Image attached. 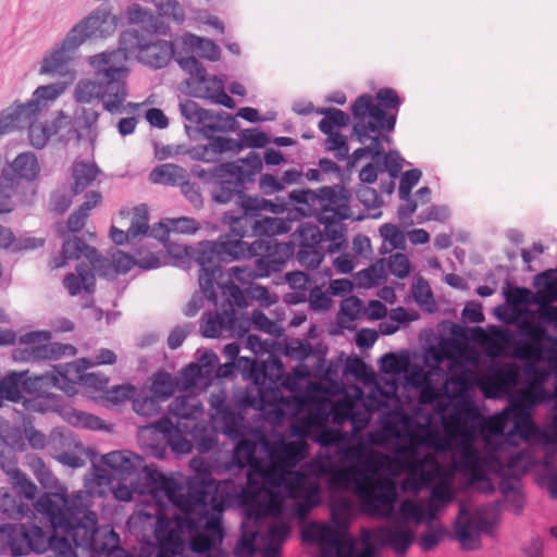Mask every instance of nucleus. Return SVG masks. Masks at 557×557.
I'll return each mask as SVG.
<instances>
[{"label": "nucleus", "mask_w": 557, "mask_h": 557, "mask_svg": "<svg viewBox=\"0 0 557 557\" xmlns=\"http://www.w3.org/2000/svg\"><path fill=\"white\" fill-rule=\"evenodd\" d=\"M188 178L187 171L173 163H164L156 166L149 174V181L153 184L176 186Z\"/></svg>", "instance_id": "42"}, {"label": "nucleus", "mask_w": 557, "mask_h": 557, "mask_svg": "<svg viewBox=\"0 0 557 557\" xmlns=\"http://www.w3.org/2000/svg\"><path fill=\"white\" fill-rule=\"evenodd\" d=\"M111 256L114 276L117 274H126L135 265L143 270H151L159 268L161 264L159 257H157L154 253H148L147 256H144L137 260H135L131 255L121 250H115Z\"/></svg>", "instance_id": "35"}, {"label": "nucleus", "mask_w": 557, "mask_h": 557, "mask_svg": "<svg viewBox=\"0 0 557 557\" xmlns=\"http://www.w3.org/2000/svg\"><path fill=\"white\" fill-rule=\"evenodd\" d=\"M345 219H330V221H319L324 225L323 242L329 240L330 244L326 250L330 253H335L344 249L347 245L344 232L345 228L341 224Z\"/></svg>", "instance_id": "46"}, {"label": "nucleus", "mask_w": 557, "mask_h": 557, "mask_svg": "<svg viewBox=\"0 0 557 557\" xmlns=\"http://www.w3.org/2000/svg\"><path fill=\"white\" fill-rule=\"evenodd\" d=\"M236 441L232 465L227 467L231 469L232 466H236L239 470L248 468L247 470H251V466L258 461H262L256 457V451L258 448V442L255 440H249L245 435L239 437Z\"/></svg>", "instance_id": "39"}, {"label": "nucleus", "mask_w": 557, "mask_h": 557, "mask_svg": "<svg viewBox=\"0 0 557 557\" xmlns=\"http://www.w3.org/2000/svg\"><path fill=\"white\" fill-rule=\"evenodd\" d=\"M162 17H168L177 24L185 21V10L177 0H149Z\"/></svg>", "instance_id": "56"}, {"label": "nucleus", "mask_w": 557, "mask_h": 557, "mask_svg": "<svg viewBox=\"0 0 557 557\" xmlns=\"http://www.w3.org/2000/svg\"><path fill=\"white\" fill-rule=\"evenodd\" d=\"M18 535L21 544L15 547V552L21 554V556L27 555L30 552L42 553L47 547H50V537L37 525L26 527L22 524V533Z\"/></svg>", "instance_id": "33"}, {"label": "nucleus", "mask_w": 557, "mask_h": 557, "mask_svg": "<svg viewBox=\"0 0 557 557\" xmlns=\"http://www.w3.org/2000/svg\"><path fill=\"white\" fill-rule=\"evenodd\" d=\"M533 285L543 292L534 294L529 288L516 287L506 294L507 301L512 306L540 305L557 301V275L554 270L543 271L534 276Z\"/></svg>", "instance_id": "19"}, {"label": "nucleus", "mask_w": 557, "mask_h": 557, "mask_svg": "<svg viewBox=\"0 0 557 557\" xmlns=\"http://www.w3.org/2000/svg\"><path fill=\"white\" fill-rule=\"evenodd\" d=\"M198 177L211 185L212 200L225 205L238 199L245 185L252 181V173L238 162H226L200 170Z\"/></svg>", "instance_id": "12"}, {"label": "nucleus", "mask_w": 557, "mask_h": 557, "mask_svg": "<svg viewBox=\"0 0 557 557\" xmlns=\"http://www.w3.org/2000/svg\"><path fill=\"white\" fill-rule=\"evenodd\" d=\"M411 423V418L409 414L401 410H395L392 412L391 419L385 420L383 424V432L395 440H408V443L405 447H400L397 449L396 454L399 457H406L407 455H416L417 447L412 443L410 435L407 432H404L400 426L408 428Z\"/></svg>", "instance_id": "28"}, {"label": "nucleus", "mask_w": 557, "mask_h": 557, "mask_svg": "<svg viewBox=\"0 0 557 557\" xmlns=\"http://www.w3.org/2000/svg\"><path fill=\"white\" fill-rule=\"evenodd\" d=\"M260 444L268 453L269 458L282 467H296L306 457V445L304 443H286L283 441L271 443L261 437Z\"/></svg>", "instance_id": "24"}, {"label": "nucleus", "mask_w": 557, "mask_h": 557, "mask_svg": "<svg viewBox=\"0 0 557 557\" xmlns=\"http://www.w3.org/2000/svg\"><path fill=\"white\" fill-rule=\"evenodd\" d=\"M406 469L410 470L425 488H431L434 480L440 475L436 463L432 469H428L422 460H416L414 462L407 461Z\"/></svg>", "instance_id": "59"}, {"label": "nucleus", "mask_w": 557, "mask_h": 557, "mask_svg": "<svg viewBox=\"0 0 557 557\" xmlns=\"http://www.w3.org/2000/svg\"><path fill=\"white\" fill-rule=\"evenodd\" d=\"M197 429H189L187 435L191 436L189 440L196 444L199 453H208L212 450L216 445V436L213 431L208 430L206 425H201L197 422Z\"/></svg>", "instance_id": "54"}, {"label": "nucleus", "mask_w": 557, "mask_h": 557, "mask_svg": "<svg viewBox=\"0 0 557 557\" xmlns=\"http://www.w3.org/2000/svg\"><path fill=\"white\" fill-rule=\"evenodd\" d=\"M216 480L207 472L188 479L186 486L175 479L163 475L157 490L163 492L169 502L177 509L176 517H185L193 513L208 502V498L218 490Z\"/></svg>", "instance_id": "11"}, {"label": "nucleus", "mask_w": 557, "mask_h": 557, "mask_svg": "<svg viewBox=\"0 0 557 557\" xmlns=\"http://www.w3.org/2000/svg\"><path fill=\"white\" fill-rule=\"evenodd\" d=\"M222 516V504L215 502V496H211L210 503L207 502L185 517H176L175 522L178 529H186L190 533V549L201 554L221 545L224 536Z\"/></svg>", "instance_id": "10"}, {"label": "nucleus", "mask_w": 557, "mask_h": 557, "mask_svg": "<svg viewBox=\"0 0 557 557\" xmlns=\"http://www.w3.org/2000/svg\"><path fill=\"white\" fill-rule=\"evenodd\" d=\"M150 393L160 401H164L172 396L174 393V383L171 374L159 373L154 376Z\"/></svg>", "instance_id": "64"}, {"label": "nucleus", "mask_w": 557, "mask_h": 557, "mask_svg": "<svg viewBox=\"0 0 557 557\" xmlns=\"http://www.w3.org/2000/svg\"><path fill=\"white\" fill-rule=\"evenodd\" d=\"M287 486V476L278 468L265 461H258L246 473V486L240 497L246 504H257L265 498L271 488Z\"/></svg>", "instance_id": "17"}, {"label": "nucleus", "mask_w": 557, "mask_h": 557, "mask_svg": "<svg viewBox=\"0 0 557 557\" xmlns=\"http://www.w3.org/2000/svg\"><path fill=\"white\" fill-rule=\"evenodd\" d=\"M189 87L193 89L195 97L212 101L215 95L224 88V83L216 76H208L206 74L203 78H198Z\"/></svg>", "instance_id": "49"}, {"label": "nucleus", "mask_w": 557, "mask_h": 557, "mask_svg": "<svg viewBox=\"0 0 557 557\" xmlns=\"http://www.w3.org/2000/svg\"><path fill=\"white\" fill-rule=\"evenodd\" d=\"M99 116H100V113L90 108H83L82 112L78 116V122L82 124L84 135L89 140L91 146H94V144L98 137L97 123H98Z\"/></svg>", "instance_id": "61"}, {"label": "nucleus", "mask_w": 557, "mask_h": 557, "mask_svg": "<svg viewBox=\"0 0 557 557\" xmlns=\"http://www.w3.org/2000/svg\"><path fill=\"white\" fill-rule=\"evenodd\" d=\"M209 139L210 143L208 145L195 152L194 157L196 159L212 162L223 152L243 150V145L233 138L213 137L212 135Z\"/></svg>", "instance_id": "37"}, {"label": "nucleus", "mask_w": 557, "mask_h": 557, "mask_svg": "<svg viewBox=\"0 0 557 557\" xmlns=\"http://www.w3.org/2000/svg\"><path fill=\"white\" fill-rule=\"evenodd\" d=\"M26 373V371L10 372L0 381V394L8 400L18 401L22 397L21 386L29 389L27 381L24 380Z\"/></svg>", "instance_id": "47"}, {"label": "nucleus", "mask_w": 557, "mask_h": 557, "mask_svg": "<svg viewBox=\"0 0 557 557\" xmlns=\"http://www.w3.org/2000/svg\"><path fill=\"white\" fill-rule=\"evenodd\" d=\"M78 539L82 541L81 544L87 545L89 548H91L98 553H106V552L111 550L112 557H134L126 549H124L123 547H121L119 545L120 537H119L117 533H115L113 530H110L107 542H103L101 544H95V542L90 541V539L88 540L87 537H84L83 540H82V537H78ZM180 553L181 552L173 550L171 548L163 549L161 547H157L154 555L153 554H147V555L141 554L140 557H175Z\"/></svg>", "instance_id": "30"}, {"label": "nucleus", "mask_w": 557, "mask_h": 557, "mask_svg": "<svg viewBox=\"0 0 557 557\" xmlns=\"http://www.w3.org/2000/svg\"><path fill=\"white\" fill-rule=\"evenodd\" d=\"M220 290L221 301L218 298L216 304L212 301L220 311L206 314L200 325L201 334L207 338L224 334L243 337L250 329L248 315L242 311L248 306L244 290L234 283L222 285Z\"/></svg>", "instance_id": "8"}, {"label": "nucleus", "mask_w": 557, "mask_h": 557, "mask_svg": "<svg viewBox=\"0 0 557 557\" xmlns=\"http://www.w3.org/2000/svg\"><path fill=\"white\" fill-rule=\"evenodd\" d=\"M293 252L289 243H278L275 239L258 238L251 244L245 242L243 247V258H255L256 274L263 277L281 272Z\"/></svg>", "instance_id": "15"}, {"label": "nucleus", "mask_w": 557, "mask_h": 557, "mask_svg": "<svg viewBox=\"0 0 557 557\" xmlns=\"http://www.w3.org/2000/svg\"><path fill=\"white\" fill-rule=\"evenodd\" d=\"M51 337L49 331H32L20 337V343L29 345L24 349H16L13 352L15 360L41 361L58 360L63 356H74L76 348L69 344L48 343Z\"/></svg>", "instance_id": "18"}, {"label": "nucleus", "mask_w": 557, "mask_h": 557, "mask_svg": "<svg viewBox=\"0 0 557 557\" xmlns=\"http://www.w3.org/2000/svg\"><path fill=\"white\" fill-rule=\"evenodd\" d=\"M119 48L103 51L88 58L94 72V79L79 81L74 89V98L78 103H90L98 100L103 109L111 114H121L126 109L135 110L137 103L127 102L126 77L127 54L137 52V59L152 69H162L175 57L174 44L168 40H152L139 29L124 30L119 40Z\"/></svg>", "instance_id": "1"}, {"label": "nucleus", "mask_w": 557, "mask_h": 557, "mask_svg": "<svg viewBox=\"0 0 557 557\" xmlns=\"http://www.w3.org/2000/svg\"><path fill=\"white\" fill-rule=\"evenodd\" d=\"M218 424L224 435L233 441L245 435L246 426L242 413L231 410L224 404L218 407Z\"/></svg>", "instance_id": "38"}, {"label": "nucleus", "mask_w": 557, "mask_h": 557, "mask_svg": "<svg viewBox=\"0 0 557 557\" xmlns=\"http://www.w3.org/2000/svg\"><path fill=\"white\" fill-rule=\"evenodd\" d=\"M115 17L106 9H97L87 17L74 25L69 34L72 35L81 45L87 39L100 38L110 35L115 28Z\"/></svg>", "instance_id": "22"}, {"label": "nucleus", "mask_w": 557, "mask_h": 557, "mask_svg": "<svg viewBox=\"0 0 557 557\" xmlns=\"http://www.w3.org/2000/svg\"><path fill=\"white\" fill-rule=\"evenodd\" d=\"M238 121L235 116L222 110H208L205 127L201 128V135L210 138L214 133H226L236 131Z\"/></svg>", "instance_id": "40"}, {"label": "nucleus", "mask_w": 557, "mask_h": 557, "mask_svg": "<svg viewBox=\"0 0 557 557\" xmlns=\"http://www.w3.org/2000/svg\"><path fill=\"white\" fill-rule=\"evenodd\" d=\"M512 356L525 362L524 372L532 379L530 384H544L548 372L536 367V362L541 359V351L534 344L517 343Z\"/></svg>", "instance_id": "29"}, {"label": "nucleus", "mask_w": 557, "mask_h": 557, "mask_svg": "<svg viewBox=\"0 0 557 557\" xmlns=\"http://www.w3.org/2000/svg\"><path fill=\"white\" fill-rule=\"evenodd\" d=\"M255 222L256 218L250 216L247 213H240L238 215L233 212H226L223 215V223L227 224L230 227V232L233 237L226 235L230 239H240L248 236L250 233L255 235Z\"/></svg>", "instance_id": "44"}, {"label": "nucleus", "mask_w": 557, "mask_h": 557, "mask_svg": "<svg viewBox=\"0 0 557 557\" xmlns=\"http://www.w3.org/2000/svg\"><path fill=\"white\" fill-rule=\"evenodd\" d=\"M87 261L92 272L96 271L100 276L114 277L112 256L110 258L103 257L94 248L88 250Z\"/></svg>", "instance_id": "62"}, {"label": "nucleus", "mask_w": 557, "mask_h": 557, "mask_svg": "<svg viewBox=\"0 0 557 557\" xmlns=\"http://www.w3.org/2000/svg\"><path fill=\"white\" fill-rule=\"evenodd\" d=\"M496 509L494 507L479 508L474 513L468 512L460 506V516L455 522V537L463 548L473 550L480 547L482 533H491L497 524Z\"/></svg>", "instance_id": "16"}, {"label": "nucleus", "mask_w": 557, "mask_h": 557, "mask_svg": "<svg viewBox=\"0 0 557 557\" xmlns=\"http://www.w3.org/2000/svg\"><path fill=\"white\" fill-rule=\"evenodd\" d=\"M448 383L453 386L451 397L457 399L455 411L457 414L468 419H474L478 416V408L470 398L469 384L461 377H451Z\"/></svg>", "instance_id": "36"}, {"label": "nucleus", "mask_w": 557, "mask_h": 557, "mask_svg": "<svg viewBox=\"0 0 557 557\" xmlns=\"http://www.w3.org/2000/svg\"><path fill=\"white\" fill-rule=\"evenodd\" d=\"M292 230L289 220L277 216H260L256 218L255 235L267 236V239H273V236L286 234Z\"/></svg>", "instance_id": "45"}, {"label": "nucleus", "mask_w": 557, "mask_h": 557, "mask_svg": "<svg viewBox=\"0 0 557 557\" xmlns=\"http://www.w3.org/2000/svg\"><path fill=\"white\" fill-rule=\"evenodd\" d=\"M20 533H22V524L4 523L0 525V553L9 554L17 557L21 554L15 552V547L21 544Z\"/></svg>", "instance_id": "48"}, {"label": "nucleus", "mask_w": 557, "mask_h": 557, "mask_svg": "<svg viewBox=\"0 0 557 557\" xmlns=\"http://www.w3.org/2000/svg\"><path fill=\"white\" fill-rule=\"evenodd\" d=\"M65 86L60 83L39 86L32 98L25 103H14L0 111V138L16 128L25 127V123L36 114L46 110L50 102L64 92Z\"/></svg>", "instance_id": "13"}, {"label": "nucleus", "mask_w": 557, "mask_h": 557, "mask_svg": "<svg viewBox=\"0 0 557 557\" xmlns=\"http://www.w3.org/2000/svg\"><path fill=\"white\" fill-rule=\"evenodd\" d=\"M181 115L187 122L185 124L186 133L191 136V132L201 134V128L205 127L206 116L208 110L200 107L194 100L181 101L178 104Z\"/></svg>", "instance_id": "41"}, {"label": "nucleus", "mask_w": 557, "mask_h": 557, "mask_svg": "<svg viewBox=\"0 0 557 557\" xmlns=\"http://www.w3.org/2000/svg\"><path fill=\"white\" fill-rule=\"evenodd\" d=\"M296 258L301 267L314 270L321 264L324 258L323 247L298 244Z\"/></svg>", "instance_id": "53"}, {"label": "nucleus", "mask_w": 557, "mask_h": 557, "mask_svg": "<svg viewBox=\"0 0 557 557\" xmlns=\"http://www.w3.org/2000/svg\"><path fill=\"white\" fill-rule=\"evenodd\" d=\"M535 425L531 412L523 409H517L512 422V429L507 433L508 436L519 435L522 440L528 441L535 434Z\"/></svg>", "instance_id": "52"}, {"label": "nucleus", "mask_w": 557, "mask_h": 557, "mask_svg": "<svg viewBox=\"0 0 557 557\" xmlns=\"http://www.w3.org/2000/svg\"><path fill=\"white\" fill-rule=\"evenodd\" d=\"M283 374L284 366L280 359L271 358L260 362L256 382L246 388L242 404L264 412L276 422L283 421L287 410L297 405V399L294 396H284L278 386Z\"/></svg>", "instance_id": "7"}, {"label": "nucleus", "mask_w": 557, "mask_h": 557, "mask_svg": "<svg viewBox=\"0 0 557 557\" xmlns=\"http://www.w3.org/2000/svg\"><path fill=\"white\" fill-rule=\"evenodd\" d=\"M245 242L220 236L218 240L200 242L196 247L186 246L185 255L199 265V286L203 296L216 304L215 285L221 289L223 271L221 263H230L243 258Z\"/></svg>", "instance_id": "6"}, {"label": "nucleus", "mask_w": 557, "mask_h": 557, "mask_svg": "<svg viewBox=\"0 0 557 557\" xmlns=\"http://www.w3.org/2000/svg\"><path fill=\"white\" fill-rule=\"evenodd\" d=\"M63 286L71 296H77L82 292L91 295L96 288V277L90 267L82 262L76 265L75 273L65 275Z\"/></svg>", "instance_id": "32"}, {"label": "nucleus", "mask_w": 557, "mask_h": 557, "mask_svg": "<svg viewBox=\"0 0 557 557\" xmlns=\"http://www.w3.org/2000/svg\"><path fill=\"white\" fill-rule=\"evenodd\" d=\"M345 458L351 465L336 469L332 474L333 483L351 492L367 515L392 517L398 498L397 487L392 480L381 479L394 474L393 460L380 451H372L363 458L358 449H348Z\"/></svg>", "instance_id": "3"}, {"label": "nucleus", "mask_w": 557, "mask_h": 557, "mask_svg": "<svg viewBox=\"0 0 557 557\" xmlns=\"http://www.w3.org/2000/svg\"><path fill=\"white\" fill-rule=\"evenodd\" d=\"M288 199L302 216H315L318 221L350 218V195L341 185L324 186L317 191L294 189Z\"/></svg>", "instance_id": "9"}, {"label": "nucleus", "mask_w": 557, "mask_h": 557, "mask_svg": "<svg viewBox=\"0 0 557 557\" xmlns=\"http://www.w3.org/2000/svg\"><path fill=\"white\" fill-rule=\"evenodd\" d=\"M34 474L39 483L47 490H58L55 493L64 494L66 497L69 495L65 494V490L63 487H58L59 481L52 474V472L48 469V467L42 462L41 459H36L32 463ZM72 495H70L71 497Z\"/></svg>", "instance_id": "60"}, {"label": "nucleus", "mask_w": 557, "mask_h": 557, "mask_svg": "<svg viewBox=\"0 0 557 557\" xmlns=\"http://www.w3.org/2000/svg\"><path fill=\"white\" fill-rule=\"evenodd\" d=\"M333 525L314 524L302 532V539L309 542L319 543L323 552L331 557H344L356 555L355 541L348 534L349 520L332 513Z\"/></svg>", "instance_id": "14"}, {"label": "nucleus", "mask_w": 557, "mask_h": 557, "mask_svg": "<svg viewBox=\"0 0 557 557\" xmlns=\"http://www.w3.org/2000/svg\"><path fill=\"white\" fill-rule=\"evenodd\" d=\"M82 45L69 33L63 40L42 59L40 73L65 76L70 73V63Z\"/></svg>", "instance_id": "23"}, {"label": "nucleus", "mask_w": 557, "mask_h": 557, "mask_svg": "<svg viewBox=\"0 0 557 557\" xmlns=\"http://www.w3.org/2000/svg\"><path fill=\"white\" fill-rule=\"evenodd\" d=\"M517 409L508 401L507 407L494 414L490 421V432L495 436H504L510 423L513 422Z\"/></svg>", "instance_id": "57"}, {"label": "nucleus", "mask_w": 557, "mask_h": 557, "mask_svg": "<svg viewBox=\"0 0 557 557\" xmlns=\"http://www.w3.org/2000/svg\"><path fill=\"white\" fill-rule=\"evenodd\" d=\"M102 463L108 468L98 469V479L108 481H126L128 476L139 470L143 457L129 450H115L102 456Z\"/></svg>", "instance_id": "20"}, {"label": "nucleus", "mask_w": 557, "mask_h": 557, "mask_svg": "<svg viewBox=\"0 0 557 557\" xmlns=\"http://www.w3.org/2000/svg\"><path fill=\"white\" fill-rule=\"evenodd\" d=\"M550 399L549 393L541 384H528L525 387L517 392L516 395H510L509 403L515 406L516 409H523L527 412L545 401Z\"/></svg>", "instance_id": "34"}, {"label": "nucleus", "mask_w": 557, "mask_h": 557, "mask_svg": "<svg viewBox=\"0 0 557 557\" xmlns=\"http://www.w3.org/2000/svg\"><path fill=\"white\" fill-rule=\"evenodd\" d=\"M351 113L355 119L352 125L351 138L363 145L356 149L348 164L355 163L367 156H371L374 163H379V157L382 152V144L391 143L388 135L395 128L396 115L384 112L381 108L373 104V98L369 94L359 96L351 106Z\"/></svg>", "instance_id": "5"}, {"label": "nucleus", "mask_w": 557, "mask_h": 557, "mask_svg": "<svg viewBox=\"0 0 557 557\" xmlns=\"http://www.w3.org/2000/svg\"><path fill=\"white\" fill-rule=\"evenodd\" d=\"M71 191L78 195L90 187L100 175L101 170L94 161L76 159L71 165Z\"/></svg>", "instance_id": "31"}, {"label": "nucleus", "mask_w": 557, "mask_h": 557, "mask_svg": "<svg viewBox=\"0 0 557 557\" xmlns=\"http://www.w3.org/2000/svg\"><path fill=\"white\" fill-rule=\"evenodd\" d=\"M40 113L34 114L29 122L25 123V126H28V139L29 144L36 149H42L51 135L53 134V128L42 123H37L36 119Z\"/></svg>", "instance_id": "50"}, {"label": "nucleus", "mask_w": 557, "mask_h": 557, "mask_svg": "<svg viewBox=\"0 0 557 557\" xmlns=\"http://www.w3.org/2000/svg\"><path fill=\"white\" fill-rule=\"evenodd\" d=\"M94 247L88 246L78 236H70L64 239L62 245V253L64 258L69 260L79 259L84 256L87 259L88 250H92Z\"/></svg>", "instance_id": "63"}, {"label": "nucleus", "mask_w": 557, "mask_h": 557, "mask_svg": "<svg viewBox=\"0 0 557 557\" xmlns=\"http://www.w3.org/2000/svg\"><path fill=\"white\" fill-rule=\"evenodd\" d=\"M1 173H8L13 180V185L18 187L21 180L35 181L40 173V165L34 152L18 153L8 168Z\"/></svg>", "instance_id": "27"}, {"label": "nucleus", "mask_w": 557, "mask_h": 557, "mask_svg": "<svg viewBox=\"0 0 557 557\" xmlns=\"http://www.w3.org/2000/svg\"><path fill=\"white\" fill-rule=\"evenodd\" d=\"M414 539L411 530L401 527H380L375 529V543L393 548L398 556L406 555Z\"/></svg>", "instance_id": "26"}, {"label": "nucleus", "mask_w": 557, "mask_h": 557, "mask_svg": "<svg viewBox=\"0 0 557 557\" xmlns=\"http://www.w3.org/2000/svg\"><path fill=\"white\" fill-rule=\"evenodd\" d=\"M181 42L187 52L197 50L201 58L210 61H216L220 58L219 46L210 39L186 33L181 37Z\"/></svg>", "instance_id": "43"}, {"label": "nucleus", "mask_w": 557, "mask_h": 557, "mask_svg": "<svg viewBox=\"0 0 557 557\" xmlns=\"http://www.w3.org/2000/svg\"><path fill=\"white\" fill-rule=\"evenodd\" d=\"M148 209L145 205H140L134 209V214L131 221V225L127 228L128 235L136 243L141 237L146 236L149 232L148 225Z\"/></svg>", "instance_id": "55"}, {"label": "nucleus", "mask_w": 557, "mask_h": 557, "mask_svg": "<svg viewBox=\"0 0 557 557\" xmlns=\"http://www.w3.org/2000/svg\"><path fill=\"white\" fill-rule=\"evenodd\" d=\"M519 382V368L513 363L492 368L486 375V385L493 391L494 397L510 395Z\"/></svg>", "instance_id": "25"}, {"label": "nucleus", "mask_w": 557, "mask_h": 557, "mask_svg": "<svg viewBox=\"0 0 557 557\" xmlns=\"http://www.w3.org/2000/svg\"><path fill=\"white\" fill-rule=\"evenodd\" d=\"M491 457L483 456L475 447L468 445L462 447L459 455V467L470 478L472 483H478L483 491H494L488 476Z\"/></svg>", "instance_id": "21"}, {"label": "nucleus", "mask_w": 557, "mask_h": 557, "mask_svg": "<svg viewBox=\"0 0 557 557\" xmlns=\"http://www.w3.org/2000/svg\"><path fill=\"white\" fill-rule=\"evenodd\" d=\"M410 366V359L407 351L399 354L388 352L381 357L380 369L387 374H399L406 372Z\"/></svg>", "instance_id": "51"}, {"label": "nucleus", "mask_w": 557, "mask_h": 557, "mask_svg": "<svg viewBox=\"0 0 557 557\" xmlns=\"http://www.w3.org/2000/svg\"><path fill=\"white\" fill-rule=\"evenodd\" d=\"M160 404V399L152 394L140 393L133 400V409L139 416L152 417L159 413Z\"/></svg>", "instance_id": "58"}, {"label": "nucleus", "mask_w": 557, "mask_h": 557, "mask_svg": "<svg viewBox=\"0 0 557 557\" xmlns=\"http://www.w3.org/2000/svg\"><path fill=\"white\" fill-rule=\"evenodd\" d=\"M91 495L87 491H77L71 497L60 493H48L40 496L35 503L37 512L44 515L50 527L54 530L61 529L63 536L57 534L50 536V548L57 557H77L74 547L81 548L90 557H112V552L98 553L87 545L81 544L78 537H87L95 544L107 542L109 532H100L98 517L89 509Z\"/></svg>", "instance_id": "2"}, {"label": "nucleus", "mask_w": 557, "mask_h": 557, "mask_svg": "<svg viewBox=\"0 0 557 557\" xmlns=\"http://www.w3.org/2000/svg\"><path fill=\"white\" fill-rule=\"evenodd\" d=\"M170 411L177 418L176 424L170 418L163 417L139 430L138 437L143 448L157 459L165 457L168 447L177 455L191 451L194 445L186 436L190 428L197 429V418L202 413V406L196 397L180 396L170 405Z\"/></svg>", "instance_id": "4"}]
</instances>
